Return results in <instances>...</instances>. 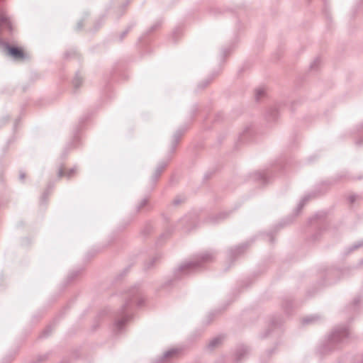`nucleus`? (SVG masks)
Returning a JSON list of instances; mask_svg holds the SVG:
<instances>
[{
  "label": "nucleus",
  "instance_id": "obj_7",
  "mask_svg": "<svg viewBox=\"0 0 363 363\" xmlns=\"http://www.w3.org/2000/svg\"><path fill=\"white\" fill-rule=\"evenodd\" d=\"M166 166H167L166 162H162L157 166V167L154 173V175H153L154 179H156L160 176L161 173L163 172V170L164 169Z\"/></svg>",
  "mask_w": 363,
  "mask_h": 363
},
{
  "label": "nucleus",
  "instance_id": "obj_5",
  "mask_svg": "<svg viewBox=\"0 0 363 363\" xmlns=\"http://www.w3.org/2000/svg\"><path fill=\"white\" fill-rule=\"evenodd\" d=\"M248 350L247 347H241L238 349L235 354V359L237 362H240L247 354Z\"/></svg>",
  "mask_w": 363,
  "mask_h": 363
},
{
  "label": "nucleus",
  "instance_id": "obj_3",
  "mask_svg": "<svg viewBox=\"0 0 363 363\" xmlns=\"http://www.w3.org/2000/svg\"><path fill=\"white\" fill-rule=\"evenodd\" d=\"M349 336V331L346 327H340L335 329L329 337V343L335 344L342 342Z\"/></svg>",
  "mask_w": 363,
  "mask_h": 363
},
{
  "label": "nucleus",
  "instance_id": "obj_20",
  "mask_svg": "<svg viewBox=\"0 0 363 363\" xmlns=\"http://www.w3.org/2000/svg\"><path fill=\"white\" fill-rule=\"evenodd\" d=\"M224 213H220L218 216L220 218H224Z\"/></svg>",
  "mask_w": 363,
  "mask_h": 363
},
{
  "label": "nucleus",
  "instance_id": "obj_23",
  "mask_svg": "<svg viewBox=\"0 0 363 363\" xmlns=\"http://www.w3.org/2000/svg\"><path fill=\"white\" fill-rule=\"evenodd\" d=\"M180 203V201H179V200H177V199H175V200H174V203H175V204H178V203Z\"/></svg>",
  "mask_w": 363,
  "mask_h": 363
},
{
  "label": "nucleus",
  "instance_id": "obj_2",
  "mask_svg": "<svg viewBox=\"0 0 363 363\" xmlns=\"http://www.w3.org/2000/svg\"><path fill=\"white\" fill-rule=\"evenodd\" d=\"M215 253L206 251L196 257L193 260L182 264L176 272V276L180 277L189 274L201 268L204 264L211 262L215 259Z\"/></svg>",
  "mask_w": 363,
  "mask_h": 363
},
{
  "label": "nucleus",
  "instance_id": "obj_14",
  "mask_svg": "<svg viewBox=\"0 0 363 363\" xmlns=\"http://www.w3.org/2000/svg\"><path fill=\"white\" fill-rule=\"evenodd\" d=\"M264 94V89H258L257 91H256V94H255V98H256V100H259L260 98Z\"/></svg>",
  "mask_w": 363,
  "mask_h": 363
},
{
  "label": "nucleus",
  "instance_id": "obj_16",
  "mask_svg": "<svg viewBox=\"0 0 363 363\" xmlns=\"http://www.w3.org/2000/svg\"><path fill=\"white\" fill-rule=\"evenodd\" d=\"M147 203V199H143L141 202L140 203V204L138 205V209L140 210L141 209L143 206H145Z\"/></svg>",
  "mask_w": 363,
  "mask_h": 363
},
{
  "label": "nucleus",
  "instance_id": "obj_22",
  "mask_svg": "<svg viewBox=\"0 0 363 363\" xmlns=\"http://www.w3.org/2000/svg\"><path fill=\"white\" fill-rule=\"evenodd\" d=\"M127 32H128V30H126V31H125V32H123V33L122 36H121V38H123L125 35V34L127 33Z\"/></svg>",
  "mask_w": 363,
  "mask_h": 363
},
{
  "label": "nucleus",
  "instance_id": "obj_17",
  "mask_svg": "<svg viewBox=\"0 0 363 363\" xmlns=\"http://www.w3.org/2000/svg\"><path fill=\"white\" fill-rule=\"evenodd\" d=\"M103 20L101 18L96 20L95 22V28L99 29L101 26Z\"/></svg>",
  "mask_w": 363,
  "mask_h": 363
},
{
  "label": "nucleus",
  "instance_id": "obj_19",
  "mask_svg": "<svg viewBox=\"0 0 363 363\" xmlns=\"http://www.w3.org/2000/svg\"><path fill=\"white\" fill-rule=\"evenodd\" d=\"M355 199H356V196H354V195H353V196H350L349 197V200H350V201L351 203H353V202L355 201Z\"/></svg>",
  "mask_w": 363,
  "mask_h": 363
},
{
  "label": "nucleus",
  "instance_id": "obj_1",
  "mask_svg": "<svg viewBox=\"0 0 363 363\" xmlns=\"http://www.w3.org/2000/svg\"><path fill=\"white\" fill-rule=\"evenodd\" d=\"M138 298L139 292L135 287L129 291L128 299L115 315L113 325V332L114 333L118 334L125 329L126 323L130 319L128 307L133 302L136 301Z\"/></svg>",
  "mask_w": 363,
  "mask_h": 363
},
{
  "label": "nucleus",
  "instance_id": "obj_11",
  "mask_svg": "<svg viewBox=\"0 0 363 363\" xmlns=\"http://www.w3.org/2000/svg\"><path fill=\"white\" fill-rule=\"evenodd\" d=\"M313 196L311 195V194H308V195H306L305 196L302 200L300 201V203H298L297 208H296V211H300L303 207L304 206V205L306 204V203Z\"/></svg>",
  "mask_w": 363,
  "mask_h": 363
},
{
  "label": "nucleus",
  "instance_id": "obj_13",
  "mask_svg": "<svg viewBox=\"0 0 363 363\" xmlns=\"http://www.w3.org/2000/svg\"><path fill=\"white\" fill-rule=\"evenodd\" d=\"M244 247V245L236 247L235 249H231L229 252L230 256H233L235 253H240L241 252V249Z\"/></svg>",
  "mask_w": 363,
  "mask_h": 363
},
{
  "label": "nucleus",
  "instance_id": "obj_4",
  "mask_svg": "<svg viewBox=\"0 0 363 363\" xmlns=\"http://www.w3.org/2000/svg\"><path fill=\"white\" fill-rule=\"evenodd\" d=\"M8 51L10 55L18 60L23 59L25 56L23 50L20 48L11 47L9 48Z\"/></svg>",
  "mask_w": 363,
  "mask_h": 363
},
{
  "label": "nucleus",
  "instance_id": "obj_10",
  "mask_svg": "<svg viewBox=\"0 0 363 363\" xmlns=\"http://www.w3.org/2000/svg\"><path fill=\"white\" fill-rule=\"evenodd\" d=\"M319 317L315 315L307 316L303 319V323L304 324H311L316 322Z\"/></svg>",
  "mask_w": 363,
  "mask_h": 363
},
{
  "label": "nucleus",
  "instance_id": "obj_18",
  "mask_svg": "<svg viewBox=\"0 0 363 363\" xmlns=\"http://www.w3.org/2000/svg\"><path fill=\"white\" fill-rule=\"evenodd\" d=\"M182 135V133H179V132H177L174 135V143H178L180 137Z\"/></svg>",
  "mask_w": 363,
  "mask_h": 363
},
{
  "label": "nucleus",
  "instance_id": "obj_8",
  "mask_svg": "<svg viewBox=\"0 0 363 363\" xmlns=\"http://www.w3.org/2000/svg\"><path fill=\"white\" fill-rule=\"evenodd\" d=\"M178 352L177 349H172L164 352L162 359L160 362H163L165 359H167L172 357H174Z\"/></svg>",
  "mask_w": 363,
  "mask_h": 363
},
{
  "label": "nucleus",
  "instance_id": "obj_6",
  "mask_svg": "<svg viewBox=\"0 0 363 363\" xmlns=\"http://www.w3.org/2000/svg\"><path fill=\"white\" fill-rule=\"evenodd\" d=\"M221 342H222V337H216L212 339L209 342V343L208 345V347L210 350H213V349L216 348L217 347H218L221 344Z\"/></svg>",
  "mask_w": 363,
  "mask_h": 363
},
{
  "label": "nucleus",
  "instance_id": "obj_9",
  "mask_svg": "<svg viewBox=\"0 0 363 363\" xmlns=\"http://www.w3.org/2000/svg\"><path fill=\"white\" fill-rule=\"evenodd\" d=\"M363 246V240L362 241H358L356 243L353 244L352 246H350V247H348L347 250H346V252L345 253L347 255L348 254H350L351 252H352L353 251L356 250L357 249Z\"/></svg>",
  "mask_w": 363,
  "mask_h": 363
},
{
  "label": "nucleus",
  "instance_id": "obj_12",
  "mask_svg": "<svg viewBox=\"0 0 363 363\" xmlns=\"http://www.w3.org/2000/svg\"><path fill=\"white\" fill-rule=\"evenodd\" d=\"M320 63V60L319 58H315L310 65V69L311 70H316Z\"/></svg>",
  "mask_w": 363,
  "mask_h": 363
},
{
  "label": "nucleus",
  "instance_id": "obj_15",
  "mask_svg": "<svg viewBox=\"0 0 363 363\" xmlns=\"http://www.w3.org/2000/svg\"><path fill=\"white\" fill-rule=\"evenodd\" d=\"M9 19L8 18L7 16H6L5 15H1L0 16V24H6L7 26H9Z\"/></svg>",
  "mask_w": 363,
  "mask_h": 363
},
{
  "label": "nucleus",
  "instance_id": "obj_21",
  "mask_svg": "<svg viewBox=\"0 0 363 363\" xmlns=\"http://www.w3.org/2000/svg\"><path fill=\"white\" fill-rule=\"evenodd\" d=\"M208 83H209L208 81L205 82V84H203V86L202 87L203 88L205 87L206 86H207L208 84Z\"/></svg>",
  "mask_w": 363,
  "mask_h": 363
}]
</instances>
